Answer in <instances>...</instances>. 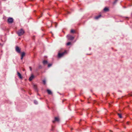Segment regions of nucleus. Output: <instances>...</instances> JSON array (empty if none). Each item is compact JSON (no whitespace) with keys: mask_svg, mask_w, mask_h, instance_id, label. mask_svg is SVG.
Returning <instances> with one entry per match:
<instances>
[{"mask_svg":"<svg viewBox=\"0 0 132 132\" xmlns=\"http://www.w3.org/2000/svg\"><path fill=\"white\" fill-rule=\"evenodd\" d=\"M67 53V52L66 50H64V51L61 52V50L59 51L58 54V57L60 58L62 57Z\"/></svg>","mask_w":132,"mask_h":132,"instance_id":"nucleus-1","label":"nucleus"},{"mask_svg":"<svg viewBox=\"0 0 132 132\" xmlns=\"http://www.w3.org/2000/svg\"><path fill=\"white\" fill-rule=\"evenodd\" d=\"M25 31L22 29H21L19 30L17 32V34L19 36H21L23 35Z\"/></svg>","mask_w":132,"mask_h":132,"instance_id":"nucleus-2","label":"nucleus"},{"mask_svg":"<svg viewBox=\"0 0 132 132\" xmlns=\"http://www.w3.org/2000/svg\"><path fill=\"white\" fill-rule=\"evenodd\" d=\"M67 37L68 39L70 40H72L74 38V37L70 35H68Z\"/></svg>","mask_w":132,"mask_h":132,"instance_id":"nucleus-3","label":"nucleus"},{"mask_svg":"<svg viewBox=\"0 0 132 132\" xmlns=\"http://www.w3.org/2000/svg\"><path fill=\"white\" fill-rule=\"evenodd\" d=\"M13 19L12 18H9L7 19V22L9 23H12L13 22Z\"/></svg>","mask_w":132,"mask_h":132,"instance_id":"nucleus-4","label":"nucleus"},{"mask_svg":"<svg viewBox=\"0 0 132 132\" xmlns=\"http://www.w3.org/2000/svg\"><path fill=\"white\" fill-rule=\"evenodd\" d=\"M59 121V119L58 117H55V119L54 120H53L52 121L53 122V123H55V121H57L58 122Z\"/></svg>","mask_w":132,"mask_h":132,"instance_id":"nucleus-5","label":"nucleus"},{"mask_svg":"<svg viewBox=\"0 0 132 132\" xmlns=\"http://www.w3.org/2000/svg\"><path fill=\"white\" fill-rule=\"evenodd\" d=\"M16 51L18 53H20V50L19 47L18 46H16Z\"/></svg>","mask_w":132,"mask_h":132,"instance_id":"nucleus-6","label":"nucleus"},{"mask_svg":"<svg viewBox=\"0 0 132 132\" xmlns=\"http://www.w3.org/2000/svg\"><path fill=\"white\" fill-rule=\"evenodd\" d=\"M17 75H18V76L19 77V78L21 79H22L23 78H22V76L21 74L18 71L17 72Z\"/></svg>","mask_w":132,"mask_h":132,"instance_id":"nucleus-7","label":"nucleus"},{"mask_svg":"<svg viewBox=\"0 0 132 132\" xmlns=\"http://www.w3.org/2000/svg\"><path fill=\"white\" fill-rule=\"evenodd\" d=\"M34 76L33 75H31V76L29 78V80L30 81H31L32 79L34 78Z\"/></svg>","mask_w":132,"mask_h":132,"instance_id":"nucleus-8","label":"nucleus"},{"mask_svg":"<svg viewBox=\"0 0 132 132\" xmlns=\"http://www.w3.org/2000/svg\"><path fill=\"white\" fill-rule=\"evenodd\" d=\"M33 87L35 90L36 91H38V89L37 88V85H33Z\"/></svg>","mask_w":132,"mask_h":132,"instance_id":"nucleus-9","label":"nucleus"},{"mask_svg":"<svg viewBox=\"0 0 132 132\" xmlns=\"http://www.w3.org/2000/svg\"><path fill=\"white\" fill-rule=\"evenodd\" d=\"M101 16V15L100 14L97 16H96L95 17V19H98Z\"/></svg>","mask_w":132,"mask_h":132,"instance_id":"nucleus-10","label":"nucleus"},{"mask_svg":"<svg viewBox=\"0 0 132 132\" xmlns=\"http://www.w3.org/2000/svg\"><path fill=\"white\" fill-rule=\"evenodd\" d=\"M109 10V8L106 7H105L103 9L104 11L105 12L108 11Z\"/></svg>","mask_w":132,"mask_h":132,"instance_id":"nucleus-11","label":"nucleus"},{"mask_svg":"<svg viewBox=\"0 0 132 132\" xmlns=\"http://www.w3.org/2000/svg\"><path fill=\"white\" fill-rule=\"evenodd\" d=\"M47 93L49 95H51L52 94V93L51 92V91L49 89H47Z\"/></svg>","mask_w":132,"mask_h":132,"instance_id":"nucleus-12","label":"nucleus"},{"mask_svg":"<svg viewBox=\"0 0 132 132\" xmlns=\"http://www.w3.org/2000/svg\"><path fill=\"white\" fill-rule=\"evenodd\" d=\"M43 63L44 64H45L47 63L48 62L46 60H44L43 61Z\"/></svg>","mask_w":132,"mask_h":132,"instance_id":"nucleus-13","label":"nucleus"},{"mask_svg":"<svg viewBox=\"0 0 132 132\" xmlns=\"http://www.w3.org/2000/svg\"><path fill=\"white\" fill-rule=\"evenodd\" d=\"M70 32H71L72 33H73L76 32L75 30L73 29L71 30Z\"/></svg>","mask_w":132,"mask_h":132,"instance_id":"nucleus-14","label":"nucleus"},{"mask_svg":"<svg viewBox=\"0 0 132 132\" xmlns=\"http://www.w3.org/2000/svg\"><path fill=\"white\" fill-rule=\"evenodd\" d=\"M25 53L24 52H23L21 53V56L23 57H24V56H25Z\"/></svg>","mask_w":132,"mask_h":132,"instance_id":"nucleus-15","label":"nucleus"},{"mask_svg":"<svg viewBox=\"0 0 132 132\" xmlns=\"http://www.w3.org/2000/svg\"><path fill=\"white\" fill-rule=\"evenodd\" d=\"M118 116L119 118H122V116H121V114H120V113H118Z\"/></svg>","mask_w":132,"mask_h":132,"instance_id":"nucleus-16","label":"nucleus"},{"mask_svg":"<svg viewBox=\"0 0 132 132\" xmlns=\"http://www.w3.org/2000/svg\"><path fill=\"white\" fill-rule=\"evenodd\" d=\"M71 44V43L70 42H69L67 43V46H69Z\"/></svg>","mask_w":132,"mask_h":132,"instance_id":"nucleus-17","label":"nucleus"},{"mask_svg":"<svg viewBox=\"0 0 132 132\" xmlns=\"http://www.w3.org/2000/svg\"><path fill=\"white\" fill-rule=\"evenodd\" d=\"M34 103L35 104H38V102H37V101L36 100H35L34 101Z\"/></svg>","mask_w":132,"mask_h":132,"instance_id":"nucleus-18","label":"nucleus"},{"mask_svg":"<svg viewBox=\"0 0 132 132\" xmlns=\"http://www.w3.org/2000/svg\"><path fill=\"white\" fill-rule=\"evenodd\" d=\"M52 65V64L51 63H49L48 64V67L49 68Z\"/></svg>","mask_w":132,"mask_h":132,"instance_id":"nucleus-19","label":"nucleus"},{"mask_svg":"<svg viewBox=\"0 0 132 132\" xmlns=\"http://www.w3.org/2000/svg\"><path fill=\"white\" fill-rule=\"evenodd\" d=\"M43 84H44V85H45V84H46V81L45 80H43Z\"/></svg>","mask_w":132,"mask_h":132,"instance_id":"nucleus-20","label":"nucleus"},{"mask_svg":"<svg viewBox=\"0 0 132 132\" xmlns=\"http://www.w3.org/2000/svg\"><path fill=\"white\" fill-rule=\"evenodd\" d=\"M29 68H30V70L31 71V70H32L31 67H29Z\"/></svg>","mask_w":132,"mask_h":132,"instance_id":"nucleus-21","label":"nucleus"},{"mask_svg":"<svg viewBox=\"0 0 132 132\" xmlns=\"http://www.w3.org/2000/svg\"><path fill=\"white\" fill-rule=\"evenodd\" d=\"M23 58V57H22L21 56V60H22Z\"/></svg>","mask_w":132,"mask_h":132,"instance_id":"nucleus-22","label":"nucleus"},{"mask_svg":"<svg viewBox=\"0 0 132 132\" xmlns=\"http://www.w3.org/2000/svg\"><path fill=\"white\" fill-rule=\"evenodd\" d=\"M42 16V14H41V16L39 18H40V17H41Z\"/></svg>","mask_w":132,"mask_h":132,"instance_id":"nucleus-23","label":"nucleus"},{"mask_svg":"<svg viewBox=\"0 0 132 132\" xmlns=\"http://www.w3.org/2000/svg\"><path fill=\"white\" fill-rule=\"evenodd\" d=\"M110 132H113L111 130H110Z\"/></svg>","mask_w":132,"mask_h":132,"instance_id":"nucleus-24","label":"nucleus"},{"mask_svg":"<svg viewBox=\"0 0 132 132\" xmlns=\"http://www.w3.org/2000/svg\"><path fill=\"white\" fill-rule=\"evenodd\" d=\"M67 13L68 14H69L70 13V12H67Z\"/></svg>","mask_w":132,"mask_h":132,"instance_id":"nucleus-25","label":"nucleus"},{"mask_svg":"<svg viewBox=\"0 0 132 132\" xmlns=\"http://www.w3.org/2000/svg\"><path fill=\"white\" fill-rule=\"evenodd\" d=\"M117 0H115V2H114L115 3L116 2H117Z\"/></svg>","mask_w":132,"mask_h":132,"instance_id":"nucleus-26","label":"nucleus"},{"mask_svg":"<svg viewBox=\"0 0 132 132\" xmlns=\"http://www.w3.org/2000/svg\"><path fill=\"white\" fill-rule=\"evenodd\" d=\"M41 67V66H40V67H39V68Z\"/></svg>","mask_w":132,"mask_h":132,"instance_id":"nucleus-27","label":"nucleus"},{"mask_svg":"<svg viewBox=\"0 0 132 132\" xmlns=\"http://www.w3.org/2000/svg\"><path fill=\"white\" fill-rule=\"evenodd\" d=\"M128 122H127V123L128 124Z\"/></svg>","mask_w":132,"mask_h":132,"instance_id":"nucleus-28","label":"nucleus"},{"mask_svg":"<svg viewBox=\"0 0 132 132\" xmlns=\"http://www.w3.org/2000/svg\"><path fill=\"white\" fill-rule=\"evenodd\" d=\"M131 15H132V13H131Z\"/></svg>","mask_w":132,"mask_h":132,"instance_id":"nucleus-29","label":"nucleus"}]
</instances>
